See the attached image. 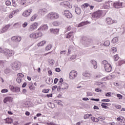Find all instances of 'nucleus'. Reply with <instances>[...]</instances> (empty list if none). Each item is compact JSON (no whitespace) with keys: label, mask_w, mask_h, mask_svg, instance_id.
Segmentation results:
<instances>
[{"label":"nucleus","mask_w":125,"mask_h":125,"mask_svg":"<svg viewBox=\"0 0 125 125\" xmlns=\"http://www.w3.org/2000/svg\"><path fill=\"white\" fill-rule=\"evenodd\" d=\"M69 87V85L65 83H61V84L59 86V87L57 88V90L59 92H63L64 90L66 89H68V88Z\"/></svg>","instance_id":"1"},{"label":"nucleus","mask_w":125,"mask_h":125,"mask_svg":"<svg viewBox=\"0 0 125 125\" xmlns=\"http://www.w3.org/2000/svg\"><path fill=\"white\" fill-rule=\"evenodd\" d=\"M12 69L14 71H18L21 68V63L19 62L16 61L11 65Z\"/></svg>","instance_id":"2"},{"label":"nucleus","mask_w":125,"mask_h":125,"mask_svg":"<svg viewBox=\"0 0 125 125\" xmlns=\"http://www.w3.org/2000/svg\"><path fill=\"white\" fill-rule=\"evenodd\" d=\"M48 18L51 19V20H54L55 19H58L59 18V14L56 12H51L47 15Z\"/></svg>","instance_id":"3"},{"label":"nucleus","mask_w":125,"mask_h":125,"mask_svg":"<svg viewBox=\"0 0 125 125\" xmlns=\"http://www.w3.org/2000/svg\"><path fill=\"white\" fill-rule=\"evenodd\" d=\"M103 64L104 65V69L106 72L109 73L112 71V65L106 61H103Z\"/></svg>","instance_id":"4"},{"label":"nucleus","mask_w":125,"mask_h":125,"mask_svg":"<svg viewBox=\"0 0 125 125\" xmlns=\"http://www.w3.org/2000/svg\"><path fill=\"white\" fill-rule=\"evenodd\" d=\"M102 11H98L94 12L92 15V17L93 18H96L97 19H98L99 18H100L101 16H102Z\"/></svg>","instance_id":"5"},{"label":"nucleus","mask_w":125,"mask_h":125,"mask_svg":"<svg viewBox=\"0 0 125 125\" xmlns=\"http://www.w3.org/2000/svg\"><path fill=\"white\" fill-rule=\"evenodd\" d=\"M63 15L66 17V18L71 19L73 17V15L68 10H66L63 12Z\"/></svg>","instance_id":"6"},{"label":"nucleus","mask_w":125,"mask_h":125,"mask_svg":"<svg viewBox=\"0 0 125 125\" xmlns=\"http://www.w3.org/2000/svg\"><path fill=\"white\" fill-rule=\"evenodd\" d=\"M78 75V72L75 70H72L69 73V78L75 79Z\"/></svg>","instance_id":"7"},{"label":"nucleus","mask_w":125,"mask_h":125,"mask_svg":"<svg viewBox=\"0 0 125 125\" xmlns=\"http://www.w3.org/2000/svg\"><path fill=\"white\" fill-rule=\"evenodd\" d=\"M4 54L6 55V56H12L13 55V51L11 50L10 51L9 49H4Z\"/></svg>","instance_id":"8"},{"label":"nucleus","mask_w":125,"mask_h":125,"mask_svg":"<svg viewBox=\"0 0 125 125\" xmlns=\"http://www.w3.org/2000/svg\"><path fill=\"white\" fill-rule=\"evenodd\" d=\"M105 22L107 23L108 25H112V24H114V23H117L116 20H113L110 18H107L106 19Z\"/></svg>","instance_id":"9"},{"label":"nucleus","mask_w":125,"mask_h":125,"mask_svg":"<svg viewBox=\"0 0 125 125\" xmlns=\"http://www.w3.org/2000/svg\"><path fill=\"white\" fill-rule=\"evenodd\" d=\"M37 26L38 23L37 22L32 24L31 25H30L29 28V31H34V30H36V29H37Z\"/></svg>","instance_id":"10"},{"label":"nucleus","mask_w":125,"mask_h":125,"mask_svg":"<svg viewBox=\"0 0 125 125\" xmlns=\"http://www.w3.org/2000/svg\"><path fill=\"white\" fill-rule=\"evenodd\" d=\"M9 27H10V25L8 24L5 26L1 30H0V34H2V33H5L8 29H9Z\"/></svg>","instance_id":"11"},{"label":"nucleus","mask_w":125,"mask_h":125,"mask_svg":"<svg viewBox=\"0 0 125 125\" xmlns=\"http://www.w3.org/2000/svg\"><path fill=\"white\" fill-rule=\"evenodd\" d=\"M13 98L11 97H6L3 100V103H6L7 102H12Z\"/></svg>","instance_id":"12"},{"label":"nucleus","mask_w":125,"mask_h":125,"mask_svg":"<svg viewBox=\"0 0 125 125\" xmlns=\"http://www.w3.org/2000/svg\"><path fill=\"white\" fill-rule=\"evenodd\" d=\"M48 29V26H47V25L44 24L42 26H41L40 28L38 29V31H46Z\"/></svg>","instance_id":"13"},{"label":"nucleus","mask_w":125,"mask_h":125,"mask_svg":"<svg viewBox=\"0 0 125 125\" xmlns=\"http://www.w3.org/2000/svg\"><path fill=\"white\" fill-rule=\"evenodd\" d=\"M31 13H32V11L30 10H27L22 13V16H24V17H28Z\"/></svg>","instance_id":"14"},{"label":"nucleus","mask_w":125,"mask_h":125,"mask_svg":"<svg viewBox=\"0 0 125 125\" xmlns=\"http://www.w3.org/2000/svg\"><path fill=\"white\" fill-rule=\"evenodd\" d=\"M113 5L115 8H121V7H122V5H123V3L121 2H117L114 3Z\"/></svg>","instance_id":"15"},{"label":"nucleus","mask_w":125,"mask_h":125,"mask_svg":"<svg viewBox=\"0 0 125 125\" xmlns=\"http://www.w3.org/2000/svg\"><path fill=\"white\" fill-rule=\"evenodd\" d=\"M4 73L6 74V75L9 76V75H11V74H12L13 71L9 68H6L4 70Z\"/></svg>","instance_id":"16"},{"label":"nucleus","mask_w":125,"mask_h":125,"mask_svg":"<svg viewBox=\"0 0 125 125\" xmlns=\"http://www.w3.org/2000/svg\"><path fill=\"white\" fill-rule=\"evenodd\" d=\"M46 12H47V10L45 8L40 9L39 10V13H40V14H41V15H44V14H45V13H46Z\"/></svg>","instance_id":"17"},{"label":"nucleus","mask_w":125,"mask_h":125,"mask_svg":"<svg viewBox=\"0 0 125 125\" xmlns=\"http://www.w3.org/2000/svg\"><path fill=\"white\" fill-rule=\"evenodd\" d=\"M27 74H23L22 73H20L17 74V79H22V78H26Z\"/></svg>","instance_id":"18"},{"label":"nucleus","mask_w":125,"mask_h":125,"mask_svg":"<svg viewBox=\"0 0 125 125\" xmlns=\"http://www.w3.org/2000/svg\"><path fill=\"white\" fill-rule=\"evenodd\" d=\"M75 12L76 14L80 15V14H81L82 12V11L81 10V8L77 6H75Z\"/></svg>","instance_id":"19"},{"label":"nucleus","mask_w":125,"mask_h":125,"mask_svg":"<svg viewBox=\"0 0 125 125\" xmlns=\"http://www.w3.org/2000/svg\"><path fill=\"white\" fill-rule=\"evenodd\" d=\"M4 121L5 122V124H12V123H13L12 119L9 118H7L4 119Z\"/></svg>","instance_id":"20"},{"label":"nucleus","mask_w":125,"mask_h":125,"mask_svg":"<svg viewBox=\"0 0 125 125\" xmlns=\"http://www.w3.org/2000/svg\"><path fill=\"white\" fill-rule=\"evenodd\" d=\"M50 32H51V33H52V34H58V33H59V29L52 28V29H50Z\"/></svg>","instance_id":"21"},{"label":"nucleus","mask_w":125,"mask_h":125,"mask_svg":"<svg viewBox=\"0 0 125 125\" xmlns=\"http://www.w3.org/2000/svg\"><path fill=\"white\" fill-rule=\"evenodd\" d=\"M91 64L94 66V69H97V62L93 60H91L90 61Z\"/></svg>","instance_id":"22"},{"label":"nucleus","mask_w":125,"mask_h":125,"mask_svg":"<svg viewBox=\"0 0 125 125\" xmlns=\"http://www.w3.org/2000/svg\"><path fill=\"white\" fill-rule=\"evenodd\" d=\"M73 32H69L67 35H66V39H73L74 38V35H73Z\"/></svg>","instance_id":"23"},{"label":"nucleus","mask_w":125,"mask_h":125,"mask_svg":"<svg viewBox=\"0 0 125 125\" xmlns=\"http://www.w3.org/2000/svg\"><path fill=\"white\" fill-rule=\"evenodd\" d=\"M36 38L38 39V38H41V37H42V31H39L36 33Z\"/></svg>","instance_id":"24"},{"label":"nucleus","mask_w":125,"mask_h":125,"mask_svg":"<svg viewBox=\"0 0 125 125\" xmlns=\"http://www.w3.org/2000/svg\"><path fill=\"white\" fill-rule=\"evenodd\" d=\"M46 43V42H45V41H43L38 43L37 45L38 46H43V45H44V44H45Z\"/></svg>","instance_id":"25"},{"label":"nucleus","mask_w":125,"mask_h":125,"mask_svg":"<svg viewBox=\"0 0 125 125\" xmlns=\"http://www.w3.org/2000/svg\"><path fill=\"white\" fill-rule=\"evenodd\" d=\"M87 23H88V21H83V22L80 23L78 25V27H83V26H84V25H86V24H87Z\"/></svg>","instance_id":"26"},{"label":"nucleus","mask_w":125,"mask_h":125,"mask_svg":"<svg viewBox=\"0 0 125 125\" xmlns=\"http://www.w3.org/2000/svg\"><path fill=\"white\" fill-rule=\"evenodd\" d=\"M119 42V40L118 39V37H115L111 40V42L113 43H116Z\"/></svg>","instance_id":"27"},{"label":"nucleus","mask_w":125,"mask_h":125,"mask_svg":"<svg viewBox=\"0 0 125 125\" xmlns=\"http://www.w3.org/2000/svg\"><path fill=\"white\" fill-rule=\"evenodd\" d=\"M83 76L85 78H89V77H90V73L85 72L83 74Z\"/></svg>","instance_id":"28"},{"label":"nucleus","mask_w":125,"mask_h":125,"mask_svg":"<svg viewBox=\"0 0 125 125\" xmlns=\"http://www.w3.org/2000/svg\"><path fill=\"white\" fill-rule=\"evenodd\" d=\"M29 37L31 39H37V35L36 33H32L30 35Z\"/></svg>","instance_id":"29"},{"label":"nucleus","mask_w":125,"mask_h":125,"mask_svg":"<svg viewBox=\"0 0 125 125\" xmlns=\"http://www.w3.org/2000/svg\"><path fill=\"white\" fill-rule=\"evenodd\" d=\"M84 44L86 45V46H87V45L90 44V42H89V40H85L84 41Z\"/></svg>","instance_id":"30"},{"label":"nucleus","mask_w":125,"mask_h":125,"mask_svg":"<svg viewBox=\"0 0 125 125\" xmlns=\"http://www.w3.org/2000/svg\"><path fill=\"white\" fill-rule=\"evenodd\" d=\"M91 119L92 120V121L93 122H95L96 123H98V122H99V119H98V118H96L94 117H92L91 118Z\"/></svg>","instance_id":"31"},{"label":"nucleus","mask_w":125,"mask_h":125,"mask_svg":"<svg viewBox=\"0 0 125 125\" xmlns=\"http://www.w3.org/2000/svg\"><path fill=\"white\" fill-rule=\"evenodd\" d=\"M53 25L56 26H59V25H60V22L58 21H55L53 22Z\"/></svg>","instance_id":"32"},{"label":"nucleus","mask_w":125,"mask_h":125,"mask_svg":"<svg viewBox=\"0 0 125 125\" xmlns=\"http://www.w3.org/2000/svg\"><path fill=\"white\" fill-rule=\"evenodd\" d=\"M104 46H109L110 45V41H105L104 43Z\"/></svg>","instance_id":"33"},{"label":"nucleus","mask_w":125,"mask_h":125,"mask_svg":"<svg viewBox=\"0 0 125 125\" xmlns=\"http://www.w3.org/2000/svg\"><path fill=\"white\" fill-rule=\"evenodd\" d=\"M101 106L104 109H108V106L105 104L104 103H102L101 104Z\"/></svg>","instance_id":"34"},{"label":"nucleus","mask_w":125,"mask_h":125,"mask_svg":"<svg viewBox=\"0 0 125 125\" xmlns=\"http://www.w3.org/2000/svg\"><path fill=\"white\" fill-rule=\"evenodd\" d=\"M52 47V45L49 44V45H47V46L45 48V49L46 50H50V49H51Z\"/></svg>","instance_id":"35"},{"label":"nucleus","mask_w":125,"mask_h":125,"mask_svg":"<svg viewBox=\"0 0 125 125\" xmlns=\"http://www.w3.org/2000/svg\"><path fill=\"white\" fill-rule=\"evenodd\" d=\"M49 90H50L49 89H43L42 90V92H43V93H48Z\"/></svg>","instance_id":"36"},{"label":"nucleus","mask_w":125,"mask_h":125,"mask_svg":"<svg viewBox=\"0 0 125 125\" xmlns=\"http://www.w3.org/2000/svg\"><path fill=\"white\" fill-rule=\"evenodd\" d=\"M96 78L98 79H105V77H103V75L102 74H98L96 76Z\"/></svg>","instance_id":"37"},{"label":"nucleus","mask_w":125,"mask_h":125,"mask_svg":"<svg viewBox=\"0 0 125 125\" xmlns=\"http://www.w3.org/2000/svg\"><path fill=\"white\" fill-rule=\"evenodd\" d=\"M59 93L58 95V97L59 98H61V97H62V96L63 95V93H64V91H63V92H59Z\"/></svg>","instance_id":"38"},{"label":"nucleus","mask_w":125,"mask_h":125,"mask_svg":"<svg viewBox=\"0 0 125 125\" xmlns=\"http://www.w3.org/2000/svg\"><path fill=\"white\" fill-rule=\"evenodd\" d=\"M9 87L12 91H13V92H15V87L13 85H10Z\"/></svg>","instance_id":"39"},{"label":"nucleus","mask_w":125,"mask_h":125,"mask_svg":"<svg viewBox=\"0 0 125 125\" xmlns=\"http://www.w3.org/2000/svg\"><path fill=\"white\" fill-rule=\"evenodd\" d=\"M21 38L20 37L17 36L16 42H21Z\"/></svg>","instance_id":"40"},{"label":"nucleus","mask_w":125,"mask_h":125,"mask_svg":"<svg viewBox=\"0 0 125 125\" xmlns=\"http://www.w3.org/2000/svg\"><path fill=\"white\" fill-rule=\"evenodd\" d=\"M91 114H85L83 116L84 120H86V119H88L89 117H91Z\"/></svg>","instance_id":"41"},{"label":"nucleus","mask_w":125,"mask_h":125,"mask_svg":"<svg viewBox=\"0 0 125 125\" xmlns=\"http://www.w3.org/2000/svg\"><path fill=\"white\" fill-rule=\"evenodd\" d=\"M49 63H50V64H51V65H53L55 63V62L53 59H50L49 60Z\"/></svg>","instance_id":"42"},{"label":"nucleus","mask_w":125,"mask_h":125,"mask_svg":"<svg viewBox=\"0 0 125 125\" xmlns=\"http://www.w3.org/2000/svg\"><path fill=\"white\" fill-rule=\"evenodd\" d=\"M114 57L115 61H118V60H119L120 59V57H119L118 54L114 55Z\"/></svg>","instance_id":"43"},{"label":"nucleus","mask_w":125,"mask_h":125,"mask_svg":"<svg viewBox=\"0 0 125 125\" xmlns=\"http://www.w3.org/2000/svg\"><path fill=\"white\" fill-rule=\"evenodd\" d=\"M1 92L2 93H6V92H8V90L7 89H3L1 90Z\"/></svg>","instance_id":"44"},{"label":"nucleus","mask_w":125,"mask_h":125,"mask_svg":"<svg viewBox=\"0 0 125 125\" xmlns=\"http://www.w3.org/2000/svg\"><path fill=\"white\" fill-rule=\"evenodd\" d=\"M36 18H37V14H35L34 16H33L31 17V21H34Z\"/></svg>","instance_id":"45"},{"label":"nucleus","mask_w":125,"mask_h":125,"mask_svg":"<svg viewBox=\"0 0 125 125\" xmlns=\"http://www.w3.org/2000/svg\"><path fill=\"white\" fill-rule=\"evenodd\" d=\"M29 88H30V90H35V86L32 85H30L29 86Z\"/></svg>","instance_id":"46"},{"label":"nucleus","mask_w":125,"mask_h":125,"mask_svg":"<svg viewBox=\"0 0 125 125\" xmlns=\"http://www.w3.org/2000/svg\"><path fill=\"white\" fill-rule=\"evenodd\" d=\"M15 92H19L20 91V88L19 87H15Z\"/></svg>","instance_id":"47"},{"label":"nucleus","mask_w":125,"mask_h":125,"mask_svg":"<svg viewBox=\"0 0 125 125\" xmlns=\"http://www.w3.org/2000/svg\"><path fill=\"white\" fill-rule=\"evenodd\" d=\"M102 102H110V100L108 99H103Z\"/></svg>","instance_id":"48"},{"label":"nucleus","mask_w":125,"mask_h":125,"mask_svg":"<svg viewBox=\"0 0 125 125\" xmlns=\"http://www.w3.org/2000/svg\"><path fill=\"white\" fill-rule=\"evenodd\" d=\"M19 26H20L19 23H16L14 24V27L15 28H19Z\"/></svg>","instance_id":"49"},{"label":"nucleus","mask_w":125,"mask_h":125,"mask_svg":"<svg viewBox=\"0 0 125 125\" xmlns=\"http://www.w3.org/2000/svg\"><path fill=\"white\" fill-rule=\"evenodd\" d=\"M115 107L116 109H119V110L122 109V106L121 105H116Z\"/></svg>","instance_id":"50"},{"label":"nucleus","mask_w":125,"mask_h":125,"mask_svg":"<svg viewBox=\"0 0 125 125\" xmlns=\"http://www.w3.org/2000/svg\"><path fill=\"white\" fill-rule=\"evenodd\" d=\"M5 3H6V5H10V4H11V2H10V1L9 0H7L5 2Z\"/></svg>","instance_id":"51"},{"label":"nucleus","mask_w":125,"mask_h":125,"mask_svg":"<svg viewBox=\"0 0 125 125\" xmlns=\"http://www.w3.org/2000/svg\"><path fill=\"white\" fill-rule=\"evenodd\" d=\"M27 25H28V22H24V23L22 24L23 28H26V27H27Z\"/></svg>","instance_id":"52"},{"label":"nucleus","mask_w":125,"mask_h":125,"mask_svg":"<svg viewBox=\"0 0 125 125\" xmlns=\"http://www.w3.org/2000/svg\"><path fill=\"white\" fill-rule=\"evenodd\" d=\"M117 97L119 98V99H122L123 96L120 94H118L117 95Z\"/></svg>","instance_id":"53"},{"label":"nucleus","mask_w":125,"mask_h":125,"mask_svg":"<svg viewBox=\"0 0 125 125\" xmlns=\"http://www.w3.org/2000/svg\"><path fill=\"white\" fill-rule=\"evenodd\" d=\"M118 64H119V66H122V65H123V64H124V61H120L118 62Z\"/></svg>","instance_id":"54"},{"label":"nucleus","mask_w":125,"mask_h":125,"mask_svg":"<svg viewBox=\"0 0 125 125\" xmlns=\"http://www.w3.org/2000/svg\"><path fill=\"white\" fill-rule=\"evenodd\" d=\"M16 37L17 36L12 37L11 38L12 41H14V42H16Z\"/></svg>","instance_id":"55"},{"label":"nucleus","mask_w":125,"mask_h":125,"mask_svg":"<svg viewBox=\"0 0 125 125\" xmlns=\"http://www.w3.org/2000/svg\"><path fill=\"white\" fill-rule=\"evenodd\" d=\"M89 5H90L89 4L86 3L83 4V6L84 7H88V6H89Z\"/></svg>","instance_id":"56"},{"label":"nucleus","mask_w":125,"mask_h":125,"mask_svg":"<svg viewBox=\"0 0 125 125\" xmlns=\"http://www.w3.org/2000/svg\"><path fill=\"white\" fill-rule=\"evenodd\" d=\"M112 51H113V52H117V47H114L112 48Z\"/></svg>","instance_id":"57"},{"label":"nucleus","mask_w":125,"mask_h":125,"mask_svg":"<svg viewBox=\"0 0 125 125\" xmlns=\"http://www.w3.org/2000/svg\"><path fill=\"white\" fill-rule=\"evenodd\" d=\"M55 71H56V72H57L58 73H59V72H61V69L59 68H56Z\"/></svg>","instance_id":"58"},{"label":"nucleus","mask_w":125,"mask_h":125,"mask_svg":"<svg viewBox=\"0 0 125 125\" xmlns=\"http://www.w3.org/2000/svg\"><path fill=\"white\" fill-rule=\"evenodd\" d=\"M46 97H47L48 98H49V97H52V94H47L46 95Z\"/></svg>","instance_id":"59"},{"label":"nucleus","mask_w":125,"mask_h":125,"mask_svg":"<svg viewBox=\"0 0 125 125\" xmlns=\"http://www.w3.org/2000/svg\"><path fill=\"white\" fill-rule=\"evenodd\" d=\"M57 88V85H54L52 87V90H55Z\"/></svg>","instance_id":"60"},{"label":"nucleus","mask_w":125,"mask_h":125,"mask_svg":"<svg viewBox=\"0 0 125 125\" xmlns=\"http://www.w3.org/2000/svg\"><path fill=\"white\" fill-rule=\"evenodd\" d=\"M13 2V6H14L15 7L16 6V2H15V1L14 0H12Z\"/></svg>","instance_id":"61"},{"label":"nucleus","mask_w":125,"mask_h":125,"mask_svg":"<svg viewBox=\"0 0 125 125\" xmlns=\"http://www.w3.org/2000/svg\"><path fill=\"white\" fill-rule=\"evenodd\" d=\"M17 82L19 83H21V82H22V80H21V79H17Z\"/></svg>","instance_id":"62"},{"label":"nucleus","mask_w":125,"mask_h":125,"mask_svg":"<svg viewBox=\"0 0 125 125\" xmlns=\"http://www.w3.org/2000/svg\"><path fill=\"white\" fill-rule=\"evenodd\" d=\"M105 96L111 97V93H107L105 94Z\"/></svg>","instance_id":"63"},{"label":"nucleus","mask_w":125,"mask_h":125,"mask_svg":"<svg viewBox=\"0 0 125 125\" xmlns=\"http://www.w3.org/2000/svg\"><path fill=\"white\" fill-rule=\"evenodd\" d=\"M76 58V56H72L70 58L71 60H75V59Z\"/></svg>","instance_id":"64"}]
</instances>
